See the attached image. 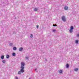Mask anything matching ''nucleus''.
<instances>
[{
  "mask_svg": "<svg viewBox=\"0 0 79 79\" xmlns=\"http://www.w3.org/2000/svg\"><path fill=\"white\" fill-rule=\"evenodd\" d=\"M62 20L64 21V22H66V18L65 17V16H62Z\"/></svg>",
  "mask_w": 79,
  "mask_h": 79,
  "instance_id": "1",
  "label": "nucleus"
},
{
  "mask_svg": "<svg viewBox=\"0 0 79 79\" xmlns=\"http://www.w3.org/2000/svg\"><path fill=\"white\" fill-rule=\"evenodd\" d=\"M25 65V64L24 63L22 62L21 63V66L20 67V68H24V66Z\"/></svg>",
  "mask_w": 79,
  "mask_h": 79,
  "instance_id": "2",
  "label": "nucleus"
},
{
  "mask_svg": "<svg viewBox=\"0 0 79 79\" xmlns=\"http://www.w3.org/2000/svg\"><path fill=\"white\" fill-rule=\"evenodd\" d=\"M20 68L21 69H20V71L22 73H24V68H23L20 67Z\"/></svg>",
  "mask_w": 79,
  "mask_h": 79,
  "instance_id": "3",
  "label": "nucleus"
},
{
  "mask_svg": "<svg viewBox=\"0 0 79 79\" xmlns=\"http://www.w3.org/2000/svg\"><path fill=\"white\" fill-rule=\"evenodd\" d=\"M23 50V48L21 47L19 48V52H22Z\"/></svg>",
  "mask_w": 79,
  "mask_h": 79,
  "instance_id": "4",
  "label": "nucleus"
},
{
  "mask_svg": "<svg viewBox=\"0 0 79 79\" xmlns=\"http://www.w3.org/2000/svg\"><path fill=\"white\" fill-rule=\"evenodd\" d=\"M59 74H62V73H63V71H62L61 69L59 70Z\"/></svg>",
  "mask_w": 79,
  "mask_h": 79,
  "instance_id": "5",
  "label": "nucleus"
},
{
  "mask_svg": "<svg viewBox=\"0 0 79 79\" xmlns=\"http://www.w3.org/2000/svg\"><path fill=\"white\" fill-rule=\"evenodd\" d=\"M64 9L65 10H68V7L65 6L64 7Z\"/></svg>",
  "mask_w": 79,
  "mask_h": 79,
  "instance_id": "6",
  "label": "nucleus"
},
{
  "mask_svg": "<svg viewBox=\"0 0 79 79\" xmlns=\"http://www.w3.org/2000/svg\"><path fill=\"white\" fill-rule=\"evenodd\" d=\"M12 55L13 56H16V53L15 52H13L12 54Z\"/></svg>",
  "mask_w": 79,
  "mask_h": 79,
  "instance_id": "7",
  "label": "nucleus"
},
{
  "mask_svg": "<svg viewBox=\"0 0 79 79\" xmlns=\"http://www.w3.org/2000/svg\"><path fill=\"white\" fill-rule=\"evenodd\" d=\"M6 58L7 59L9 58H10V56L8 54H7L6 55Z\"/></svg>",
  "mask_w": 79,
  "mask_h": 79,
  "instance_id": "8",
  "label": "nucleus"
},
{
  "mask_svg": "<svg viewBox=\"0 0 79 79\" xmlns=\"http://www.w3.org/2000/svg\"><path fill=\"white\" fill-rule=\"evenodd\" d=\"M69 67V64H66V68H68Z\"/></svg>",
  "mask_w": 79,
  "mask_h": 79,
  "instance_id": "9",
  "label": "nucleus"
},
{
  "mask_svg": "<svg viewBox=\"0 0 79 79\" xmlns=\"http://www.w3.org/2000/svg\"><path fill=\"white\" fill-rule=\"evenodd\" d=\"M17 48H16V47H14L13 48V50H15V51L16 50H17Z\"/></svg>",
  "mask_w": 79,
  "mask_h": 79,
  "instance_id": "10",
  "label": "nucleus"
},
{
  "mask_svg": "<svg viewBox=\"0 0 79 79\" xmlns=\"http://www.w3.org/2000/svg\"><path fill=\"white\" fill-rule=\"evenodd\" d=\"M69 32L70 33H72L73 32V30H72L71 29H70L69 30Z\"/></svg>",
  "mask_w": 79,
  "mask_h": 79,
  "instance_id": "11",
  "label": "nucleus"
},
{
  "mask_svg": "<svg viewBox=\"0 0 79 79\" xmlns=\"http://www.w3.org/2000/svg\"><path fill=\"white\" fill-rule=\"evenodd\" d=\"M1 59H2V60H3V59H4V55L1 56Z\"/></svg>",
  "mask_w": 79,
  "mask_h": 79,
  "instance_id": "12",
  "label": "nucleus"
},
{
  "mask_svg": "<svg viewBox=\"0 0 79 79\" xmlns=\"http://www.w3.org/2000/svg\"><path fill=\"white\" fill-rule=\"evenodd\" d=\"M70 29L73 30V29H74V27L73 26H71L70 27Z\"/></svg>",
  "mask_w": 79,
  "mask_h": 79,
  "instance_id": "13",
  "label": "nucleus"
},
{
  "mask_svg": "<svg viewBox=\"0 0 79 79\" xmlns=\"http://www.w3.org/2000/svg\"><path fill=\"white\" fill-rule=\"evenodd\" d=\"M34 11H37V8H35Z\"/></svg>",
  "mask_w": 79,
  "mask_h": 79,
  "instance_id": "14",
  "label": "nucleus"
},
{
  "mask_svg": "<svg viewBox=\"0 0 79 79\" xmlns=\"http://www.w3.org/2000/svg\"><path fill=\"white\" fill-rule=\"evenodd\" d=\"M2 62L3 63L5 64V62H6V60H2Z\"/></svg>",
  "mask_w": 79,
  "mask_h": 79,
  "instance_id": "15",
  "label": "nucleus"
},
{
  "mask_svg": "<svg viewBox=\"0 0 79 79\" xmlns=\"http://www.w3.org/2000/svg\"><path fill=\"white\" fill-rule=\"evenodd\" d=\"M30 37L31 38H32V37H33V35H32V34H31Z\"/></svg>",
  "mask_w": 79,
  "mask_h": 79,
  "instance_id": "16",
  "label": "nucleus"
},
{
  "mask_svg": "<svg viewBox=\"0 0 79 79\" xmlns=\"http://www.w3.org/2000/svg\"><path fill=\"white\" fill-rule=\"evenodd\" d=\"M74 70L75 71H77L78 70V69L76 68Z\"/></svg>",
  "mask_w": 79,
  "mask_h": 79,
  "instance_id": "17",
  "label": "nucleus"
},
{
  "mask_svg": "<svg viewBox=\"0 0 79 79\" xmlns=\"http://www.w3.org/2000/svg\"><path fill=\"white\" fill-rule=\"evenodd\" d=\"M79 41L78 40H76L75 41L76 44H77L78 43Z\"/></svg>",
  "mask_w": 79,
  "mask_h": 79,
  "instance_id": "18",
  "label": "nucleus"
},
{
  "mask_svg": "<svg viewBox=\"0 0 79 79\" xmlns=\"http://www.w3.org/2000/svg\"><path fill=\"white\" fill-rule=\"evenodd\" d=\"M18 74H21V71H19L18 72Z\"/></svg>",
  "mask_w": 79,
  "mask_h": 79,
  "instance_id": "19",
  "label": "nucleus"
},
{
  "mask_svg": "<svg viewBox=\"0 0 79 79\" xmlns=\"http://www.w3.org/2000/svg\"><path fill=\"white\" fill-rule=\"evenodd\" d=\"M25 58H26V59L28 60H29V57L28 56H26L25 57Z\"/></svg>",
  "mask_w": 79,
  "mask_h": 79,
  "instance_id": "20",
  "label": "nucleus"
},
{
  "mask_svg": "<svg viewBox=\"0 0 79 79\" xmlns=\"http://www.w3.org/2000/svg\"><path fill=\"white\" fill-rule=\"evenodd\" d=\"M39 25H37L36 26V27L37 29H39Z\"/></svg>",
  "mask_w": 79,
  "mask_h": 79,
  "instance_id": "21",
  "label": "nucleus"
},
{
  "mask_svg": "<svg viewBox=\"0 0 79 79\" xmlns=\"http://www.w3.org/2000/svg\"><path fill=\"white\" fill-rule=\"evenodd\" d=\"M57 26V25L56 24H53V26H54L55 27V26Z\"/></svg>",
  "mask_w": 79,
  "mask_h": 79,
  "instance_id": "22",
  "label": "nucleus"
},
{
  "mask_svg": "<svg viewBox=\"0 0 79 79\" xmlns=\"http://www.w3.org/2000/svg\"><path fill=\"white\" fill-rule=\"evenodd\" d=\"M10 46H11L13 45V44L12 43H10Z\"/></svg>",
  "mask_w": 79,
  "mask_h": 79,
  "instance_id": "23",
  "label": "nucleus"
},
{
  "mask_svg": "<svg viewBox=\"0 0 79 79\" xmlns=\"http://www.w3.org/2000/svg\"><path fill=\"white\" fill-rule=\"evenodd\" d=\"M55 31H56V30H55V29H54V30H53V32H55Z\"/></svg>",
  "mask_w": 79,
  "mask_h": 79,
  "instance_id": "24",
  "label": "nucleus"
},
{
  "mask_svg": "<svg viewBox=\"0 0 79 79\" xmlns=\"http://www.w3.org/2000/svg\"><path fill=\"white\" fill-rule=\"evenodd\" d=\"M47 61V59H45V61Z\"/></svg>",
  "mask_w": 79,
  "mask_h": 79,
  "instance_id": "25",
  "label": "nucleus"
},
{
  "mask_svg": "<svg viewBox=\"0 0 79 79\" xmlns=\"http://www.w3.org/2000/svg\"><path fill=\"white\" fill-rule=\"evenodd\" d=\"M16 79H18V78L17 77H15Z\"/></svg>",
  "mask_w": 79,
  "mask_h": 79,
  "instance_id": "26",
  "label": "nucleus"
},
{
  "mask_svg": "<svg viewBox=\"0 0 79 79\" xmlns=\"http://www.w3.org/2000/svg\"><path fill=\"white\" fill-rule=\"evenodd\" d=\"M77 37H79V34H77Z\"/></svg>",
  "mask_w": 79,
  "mask_h": 79,
  "instance_id": "27",
  "label": "nucleus"
},
{
  "mask_svg": "<svg viewBox=\"0 0 79 79\" xmlns=\"http://www.w3.org/2000/svg\"><path fill=\"white\" fill-rule=\"evenodd\" d=\"M37 68L35 69V71H36V70H37Z\"/></svg>",
  "mask_w": 79,
  "mask_h": 79,
  "instance_id": "28",
  "label": "nucleus"
}]
</instances>
